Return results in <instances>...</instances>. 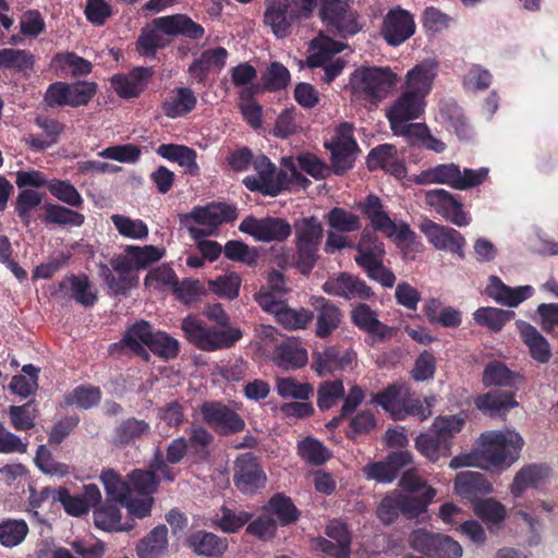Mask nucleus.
I'll return each mask as SVG.
<instances>
[{
  "label": "nucleus",
  "instance_id": "1",
  "mask_svg": "<svg viewBox=\"0 0 558 558\" xmlns=\"http://www.w3.org/2000/svg\"><path fill=\"white\" fill-rule=\"evenodd\" d=\"M437 75V64L425 60L405 74L400 95L387 109L386 117L396 135H411L415 124L409 121L418 119L425 111L426 97L433 88Z\"/></svg>",
  "mask_w": 558,
  "mask_h": 558
},
{
  "label": "nucleus",
  "instance_id": "2",
  "mask_svg": "<svg viewBox=\"0 0 558 558\" xmlns=\"http://www.w3.org/2000/svg\"><path fill=\"white\" fill-rule=\"evenodd\" d=\"M205 28L186 14H172L154 19L141 29L135 41L136 52L144 58L155 59L159 49L171 44L168 37L183 36L191 40H199Z\"/></svg>",
  "mask_w": 558,
  "mask_h": 558
},
{
  "label": "nucleus",
  "instance_id": "3",
  "mask_svg": "<svg viewBox=\"0 0 558 558\" xmlns=\"http://www.w3.org/2000/svg\"><path fill=\"white\" fill-rule=\"evenodd\" d=\"M303 12L313 15L318 7V16L326 28L335 36L349 38L359 34L364 22L353 8L354 0H293Z\"/></svg>",
  "mask_w": 558,
  "mask_h": 558
},
{
  "label": "nucleus",
  "instance_id": "4",
  "mask_svg": "<svg viewBox=\"0 0 558 558\" xmlns=\"http://www.w3.org/2000/svg\"><path fill=\"white\" fill-rule=\"evenodd\" d=\"M398 75L389 66H360L349 80L352 98L377 106L391 93Z\"/></svg>",
  "mask_w": 558,
  "mask_h": 558
},
{
  "label": "nucleus",
  "instance_id": "5",
  "mask_svg": "<svg viewBox=\"0 0 558 558\" xmlns=\"http://www.w3.org/2000/svg\"><path fill=\"white\" fill-rule=\"evenodd\" d=\"M489 169L464 168L454 162L439 163L421 171L413 178V182L420 185L445 184L451 189L466 191L483 184L488 178Z\"/></svg>",
  "mask_w": 558,
  "mask_h": 558
},
{
  "label": "nucleus",
  "instance_id": "6",
  "mask_svg": "<svg viewBox=\"0 0 558 558\" xmlns=\"http://www.w3.org/2000/svg\"><path fill=\"white\" fill-rule=\"evenodd\" d=\"M464 420L457 415L438 416L429 433L420 434L415 438L416 449L430 462L451 453L452 439L464 426Z\"/></svg>",
  "mask_w": 558,
  "mask_h": 558
},
{
  "label": "nucleus",
  "instance_id": "7",
  "mask_svg": "<svg viewBox=\"0 0 558 558\" xmlns=\"http://www.w3.org/2000/svg\"><path fill=\"white\" fill-rule=\"evenodd\" d=\"M436 496V490L427 487L420 496H409L393 492L383 497L376 507V518L386 526L393 524L402 513L408 520L418 518L427 511L428 505Z\"/></svg>",
  "mask_w": 558,
  "mask_h": 558
},
{
  "label": "nucleus",
  "instance_id": "8",
  "mask_svg": "<svg viewBox=\"0 0 558 558\" xmlns=\"http://www.w3.org/2000/svg\"><path fill=\"white\" fill-rule=\"evenodd\" d=\"M187 341L203 351H216L233 347L241 338L239 328L228 327L223 330L209 328L197 316L189 315L181 324Z\"/></svg>",
  "mask_w": 558,
  "mask_h": 558
},
{
  "label": "nucleus",
  "instance_id": "9",
  "mask_svg": "<svg viewBox=\"0 0 558 558\" xmlns=\"http://www.w3.org/2000/svg\"><path fill=\"white\" fill-rule=\"evenodd\" d=\"M522 446V437L511 430L487 432L482 435V456L493 466L514 462Z\"/></svg>",
  "mask_w": 558,
  "mask_h": 558
},
{
  "label": "nucleus",
  "instance_id": "10",
  "mask_svg": "<svg viewBox=\"0 0 558 558\" xmlns=\"http://www.w3.org/2000/svg\"><path fill=\"white\" fill-rule=\"evenodd\" d=\"M253 168L257 175H247L242 181L248 191L275 197L288 187V173L278 169L265 155L255 157Z\"/></svg>",
  "mask_w": 558,
  "mask_h": 558
},
{
  "label": "nucleus",
  "instance_id": "11",
  "mask_svg": "<svg viewBox=\"0 0 558 558\" xmlns=\"http://www.w3.org/2000/svg\"><path fill=\"white\" fill-rule=\"evenodd\" d=\"M265 7L264 23L278 39L290 36L295 23L312 17L293 0H265Z\"/></svg>",
  "mask_w": 558,
  "mask_h": 558
},
{
  "label": "nucleus",
  "instance_id": "12",
  "mask_svg": "<svg viewBox=\"0 0 558 558\" xmlns=\"http://www.w3.org/2000/svg\"><path fill=\"white\" fill-rule=\"evenodd\" d=\"M232 471L233 485L242 495L252 497L266 488L267 474L253 452L239 454Z\"/></svg>",
  "mask_w": 558,
  "mask_h": 558
},
{
  "label": "nucleus",
  "instance_id": "13",
  "mask_svg": "<svg viewBox=\"0 0 558 558\" xmlns=\"http://www.w3.org/2000/svg\"><path fill=\"white\" fill-rule=\"evenodd\" d=\"M203 421L219 436L229 437L243 432L244 418L221 401H205L199 407Z\"/></svg>",
  "mask_w": 558,
  "mask_h": 558
},
{
  "label": "nucleus",
  "instance_id": "14",
  "mask_svg": "<svg viewBox=\"0 0 558 558\" xmlns=\"http://www.w3.org/2000/svg\"><path fill=\"white\" fill-rule=\"evenodd\" d=\"M239 230L265 243L284 242L292 234V227L288 220L271 216L265 218L247 216L241 221Z\"/></svg>",
  "mask_w": 558,
  "mask_h": 558
},
{
  "label": "nucleus",
  "instance_id": "15",
  "mask_svg": "<svg viewBox=\"0 0 558 558\" xmlns=\"http://www.w3.org/2000/svg\"><path fill=\"white\" fill-rule=\"evenodd\" d=\"M425 203L454 226L466 227L472 221L471 214L463 209L461 199L445 189L427 191Z\"/></svg>",
  "mask_w": 558,
  "mask_h": 558
},
{
  "label": "nucleus",
  "instance_id": "16",
  "mask_svg": "<svg viewBox=\"0 0 558 558\" xmlns=\"http://www.w3.org/2000/svg\"><path fill=\"white\" fill-rule=\"evenodd\" d=\"M416 29L413 15L400 8L390 9L383 19L379 34L387 45L398 47L411 38Z\"/></svg>",
  "mask_w": 558,
  "mask_h": 558
},
{
  "label": "nucleus",
  "instance_id": "17",
  "mask_svg": "<svg viewBox=\"0 0 558 558\" xmlns=\"http://www.w3.org/2000/svg\"><path fill=\"white\" fill-rule=\"evenodd\" d=\"M312 359V367L320 377L353 369L357 363L356 352L352 348L344 349L340 345H330L322 352H313Z\"/></svg>",
  "mask_w": 558,
  "mask_h": 558
},
{
  "label": "nucleus",
  "instance_id": "18",
  "mask_svg": "<svg viewBox=\"0 0 558 558\" xmlns=\"http://www.w3.org/2000/svg\"><path fill=\"white\" fill-rule=\"evenodd\" d=\"M413 461L412 453L408 450L390 452L385 460L374 461L362 468V473L367 481L388 484L393 482L400 470L410 465Z\"/></svg>",
  "mask_w": 558,
  "mask_h": 558
},
{
  "label": "nucleus",
  "instance_id": "19",
  "mask_svg": "<svg viewBox=\"0 0 558 558\" xmlns=\"http://www.w3.org/2000/svg\"><path fill=\"white\" fill-rule=\"evenodd\" d=\"M236 218L238 213L234 206L226 203H210L206 206H195L190 213L182 215L180 221L187 226V222L192 220L197 225L217 229Z\"/></svg>",
  "mask_w": 558,
  "mask_h": 558
},
{
  "label": "nucleus",
  "instance_id": "20",
  "mask_svg": "<svg viewBox=\"0 0 558 558\" xmlns=\"http://www.w3.org/2000/svg\"><path fill=\"white\" fill-rule=\"evenodd\" d=\"M154 73L151 66H135L128 73L112 75L110 84L119 97L137 98L147 88Z\"/></svg>",
  "mask_w": 558,
  "mask_h": 558
},
{
  "label": "nucleus",
  "instance_id": "21",
  "mask_svg": "<svg viewBox=\"0 0 558 558\" xmlns=\"http://www.w3.org/2000/svg\"><path fill=\"white\" fill-rule=\"evenodd\" d=\"M323 290L329 295L345 300L360 299L367 301L374 295L372 288L363 279L348 272H340L337 277L329 278L323 284Z\"/></svg>",
  "mask_w": 558,
  "mask_h": 558
},
{
  "label": "nucleus",
  "instance_id": "22",
  "mask_svg": "<svg viewBox=\"0 0 558 558\" xmlns=\"http://www.w3.org/2000/svg\"><path fill=\"white\" fill-rule=\"evenodd\" d=\"M147 336H149V323L143 319L135 322L125 329L118 342L110 344L109 352L112 355L131 352L147 361L149 354L144 347Z\"/></svg>",
  "mask_w": 558,
  "mask_h": 558
},
{
  "label": "nucleus",
  "instance_id": "23",
  "mask_svg": "<svg viewBox=\"0 0 558 558\" xmlns=\"http://www.w3.org/2000/svg\"><path fill=\"white\" fill-rule=\"evenodd\" d=\"M311 305L316 317L315 335L325 339L339 327L342 313L336 304L324 296H313Z\"/></svg>",
  "mask_w": 558,
  "mask_h": 558
},
{
  "label": "nucleus",
  "instance_id": "24",
  "mask_svg": "<svg viewBox=\"0 0 558 558\" xmlns=\"http://www.w3.org/2000/svg\"><path fill=\"white\" fill-rule=\"evenodd\" d=\"M352 323L362 331L367 332L377 341L392 338L395 330L377 318V313L366 303H361L351 312Z\"/></svg>",
  "mask_w": 558,
  "mask_h": 558
},
{
  "label": "nucleus",
  "instance_id": "25",
  "mask_svg": "<svg viewBox=\"0 0 558 558\" xmlns=\"http://www.w3.org/2000/svg\"><path fill=\"white\" fill-rule=\"evenodd\" d=\"M485 293L498 304L517 307L532 296L533 288L531 286L511 288L504 283L499 277L490 276Z\"/></svg>",
  "mask_w": 558,
  "mask_h": 558
},
{
  "label": "nucleus",
  "instance_id": "26",
  "mask_svg": "<svg viewBox=\"0 0 558 558\" xmlns=\"http://www.w3.org/2000/svg\"><path fill=\"white\" fill-rule=\"evenodd\" d=\"M428 241L437 250L449 251L457 254L460 258H464V236L456 229L432 222L429 228L425 231Z\"/></svg>",
  "mask_w": 558,
  "mask_h": 558
},
{
  "label": "nucleus",
  "instance_id": "27",
  "mask_svg": "<svg viewBox=\"0 0 558 558\" xmlns=\"http://www.w3.org/2000/svg\"><path fill=\"white\" fill-rule=\"evenodd\" d=\"M454 490L464 499L477 501L482 496L493 492V486L484 474L473 471H464L454 478Z\"/></svg>",
  "mask_w": 558,
  "mask_h": 558
},
{
  "label": "nucleus",
  "instance_id": "28",
  "mask_svg": "<svg viewBox=\"0 0 558 558\" xmlns=\"http://www.w3.org/2000/svg\"><path fill=\"white\" fill-rule=\"evenodd\" d=\"M186 545L197 556L220 558L228 549V541L215 533L196 531L186 537Z\"/></svg>",
  "mask_w": 558,
  "mask_h": 558
},
{
  "label": "nucleus",
  "instance_id": "29",
  "mask_svg": "<svg viewBox=\"0 0 558 558\" xmlns=\"http://www.w3.org/2000/svg\"><path fill=\"white\" fill-rule=\"evenodd\" d=\"M515 326L522 342L529 348L531 357L541 364L547 363L551 357L547 339L527 322L517 320Z\"/></svg>",
  "mask_w": 558,
  "mask_h": 558
},
{
  "label": "nucleus",
  "instance_id": "30",
  "mask_svg": "<svg viewBox=\"0 0 558 558\" xmlns=\"http://www.w3.org/2000/svg\"><path fill=\"white\" fill-rule=\"evenodd\" d=\"M150 424L134 416L123 420L112 433V442L118 447H128L150 435Z\"/></svg>",
  "mask_w": 558,
  "mask_h": 558
},
{
  "label": "nucleus",
  "instance_id": "31",
  "mask_svg": "<svg viewBox=\"0 0 558 558\" xmlns=\"http://www.w3.org/2000/svg\"><path fill=\"white\" fill-rule=\"evenodd\" d=\"M523 380L524 377L520 373L509 369L505 363L498 360L487 363L482 376L485 387L498 386L519 389Z\"/></svg>",
  "mask_w": 558,
  "mask_h": 558
},
{
  "label": "nucleus",
  "instance_id": "32",
  "mask_svg": "<svg viewBox=\"0 0 558 558\" xmlns=\"http://www.w3.org/2000/svg\"><path fill=\"white\" fill-rule=\"evenodd\" d=\"M197 98L189 87H177L161 102V110L166 117L177 119L184 117L196 107Z\"/></svg>",
  "mask_w": 558,
  "mask_h": 558
},
{
  "label": "nucleus",
  "instance_id": "33",
  "mask_svg": "<svg viewBox=\"0 0 558 558\" xmlns=\"http://www.w3.org/2000/svg\"><path fill=\"white\" fill-rule=\"evenodd\" d=\"M550 469L542 464H529L522 468L514 476L510 486L511 494L520 497L527 488H538L549 477Z\"/></svg>",
  "mask_w": 558,
  "mask_h": 558
},
{
  "label": "nucleus",
  "instance_id": "34",
  "mask_svg": "<svg viewBox=\"0 0 558 558\" xmlns=\"http://www.w3.org/2000/svg\"><path fill=\"white\" fill-rule=\"evenodd\" d=\"M476 408L489 416H498L518 407L514 392L494 390L478 396L474 401Z\"/></svg>",
  "mask_w": 558,
  "mask_h": 558
},
{
  "label": "nucleus",
  "instance_id": "35",
  "mask_svg": "<svg viewBox=\"0 0 558 558\" xmlns=\"http://www.w3.org/2000/svg\"><path fill=\"white\" fill-rule=\"evenodd\" d=\"M384 256L364 254L363 256H355L354 262L366 272L371 280L380 283L384 288H392L397 278L392 270L384 265Z\"/></svg>",
  "mask_w": 558,
  "mask_h": 558
},
{
  "label": "nucleus",
  "instance_id": "36",
  "mask_svg": "<svg viewBox=\"0 0 558 558\" xmlns=\"http://www.w3.org/2000/svg\"><path fill=\"white\" fill-rule=\"evenodd\" d=\"M308 360L306 349L293 341H286L277 345L274 353L276 365L286 371H294L306 365Z\"/></svg>",
  "mask_w": 558,
  "mask_h": 558
},
{
  "label": "nucleus",
  "instance_id": "37",
  "mask_svg": "<svg viewBox=\"0 0 558 558\" xmlns=\"http://www.w3.org/2000/svg\"><path fill=\"white\" fill-rule=\"evenodd\" d=\"M168 548V527L165 524L155 526L136 545L140 558H161Z\"/></svg>",
  "mask_w": 558,
  "mask_h": 558
},
{
  "label": "nucleus",
  "instance_id": "38",
  "mask_svg": "<svg viewBox=\"0 0 558 558\" xmlns=\"http://www.w3.org/2000/svg\"><path fill=\"white\" fill-rule=\"evenodd\" d=\"M264 510L276 515L281 526L293 524L300 518V511L292 499L281 493L271 496Z\"/></svg>",
  "mask_w": 558,
  "mask_h": 558
},
{
  "label": "nucleus",
  "instance_id": "39",
  "mask_svg": "<svg viewBox=\"0 0 558 558\" xmlns=\"http://www.w3.org/2000/svg\"><path fill=\"white\" fill-rule=\"evenodd\" d=\"M119 501L107 500L102 506L94 511V523L104 531H130L132 524H121V511Z\"/></svg>",
  "mask_w": 558,
  "mask_h": 558
},
{
  "label": "nucleus",
  "instance_id": "40",
  "mask_svg": "<svg viewBox=\"0 0 558 558\" xmlns=\"http://www.w3.org/2000/svg\"><path fill=\"white\" fill-rule=\"evenodd\" d=\"M145 345L157 356L171 360L178 356L180 351L179 341L165 331H154L149 324V336Z\"/></svg>",
  "mask_w": 558,
  "mask_h": 558
},
{
  "label": "nucleus",
  "instance_id": "41",
  "mask_svg": "<svg viewBox=\"0 0 558 558\" xmlns=\"http://www.w3.org/2000/svg\"><path fill=\"white\" fill-rule=\"evenodd\" d=\"M514 316L513 311L483 306L474 312L473 319L478 326L486 327L493 332H499L506 323L513 319Z\"/></svg>",
  "mask_w": 558,
  "mask_h": 558
},
{
  "label": "nucleus",
  "instance_id": "42",
  "mask_svg": "<svg viewBox=\"0 0 558 558\" xmlns=\"http://www.w3.org/2000/svg\"><path fill=\"white\" fill-rule=\"evenodd\" d=\"M187 450L194 462H203L209 458V447L214 436L203 426H193L189 433Z\"/></svg>",
  "mask_w": 558,
  "mask_h": 558
},
{
  "label": "nucleus",
  "instance_id": "43",
  "mask_svg": "<svg viewBox=\"0 0 558 558\" xmlns=\"http://www.w3.org/2000/svg\"><path fill=\"white\" fill-rule=\"evenodd\" d=\"M51 68L70 73L72 76L87 75L92 72V63L75 52L57 53L50 63Z\"/></svg>",
  "mask_w": 558,
  "mask_h": 558
},
{
  "label": "nucleus",
  "instance_id": "44",
  "mask_svg": "<svg viewBox=\"0 0 558 558\" xmlns=\"http://www.w3.org/2000/svg\"><path fill=\"white\" fill-rule=\"evenodd\" d=\"M295 244H322L324 229L315 217H303L294 222Z\"/></svg>",
  "mask_w": 558,
  "mask_h": 558
},
{
  "label": "nucleus",
  "instance_id": "45",
  "mask_svg": "<svg viewBox=\"0 0 558 558\" xmlns=\"http://www.w3.org/2000/svg\"><path fill=\"white\" fill-rule=\"evenodd\" d=\"M2 69L13 70L19 73L33 71L35 57L29 50L3 48L0 50Z\"/></svg>",
  "mask_w": 558,
  "mask_h": 558
},
{
  "label": "nucleus",
  "instance_id": "46",
  "mask_svg": "<svg viewBox=\"0 0 558 558\" xmlns=\"http://www.w3.org/2000/svg\"><path fill=\"white\" fill-rule=\"evenodd\" d=\"M28 531L23 519H3L0 521V544L7 548L15 547L26 538Z\"/></svg>",
  "mask_w": 558,
  "mask_h": 558
},
{
  "label": "nucleus",
  "instance_id": "47",
  "mask_svg": "<svg viewBox=\"0 0 558 558\" xmlns=\"http://www.w3.org/2000/svg\"><path fill=\"white\" fill-rule=\"evenodd\" d=\"M377 427V420L371 410H362L350 415V421L344 430L345 437L350 440H356L362 436H367Z\"/></svg>",
  "mask_w": 558,
  "mask_h": 558
},
{
  "label": "nucleus",
  "instance_id": "48",
  "mask_svg": "<svg viewBox=\"0 0 558 558\" xmlns=\"http://www.w3.org/2000/svg\"><path fill=\"white\" fill-rule=\"evenodd\" d=\"M44 208L43 220L48 225L81 227L85 221L84 215L61 205L46 204Z\"/></svg>",
  "mask_w": 558,
  "mask_h": 558
},
{
  "label": "nucleus",
  "instance_id": "49",
  "mask_svg": "<svg viewBox=\"0 0 558 558\" xmlns=\"http://www.w3.org/2000/svg\"><path fill=\"white\" fill-rule=\"evenodd\" d=\"M71 282V300L84 307H93L98 301L97 293L93 291V284L87 275L69 274Z\"/></svg>",
  "mask_w": 558,
  "mask_h": 558
},
{
  "label": "nucleus",
  "instance_id": "50",
  "mask_svg": "<svg viewBox=\"0 0 558 558\" xmlns=\"http://www.w3.org/2000/svg\"><path fill=\"white\" fill-rule=\"evenodd\" d=\"M99 275L113 295H126L128 292L137 287V276L131 274H118L114 276L107 265H100Z\"/></svg>",
  "mask_w": 558,
  "mask_h": 558
},
{
  "label": "nucleus",
  "instance_id": "51",
  "mask_svg": "<svg viewBox=\"0 0 558 558\" xmlns=\"http://www.w3.org/2000/svg\"><path fill=\"white\" fill-rule=\"evenodd\" d=\"M8 414L12 427L15 430L24 432L35 426L38 410L36 409L35 400L32 399L23 405H10Z\"/></svg>",
  "mask_w": 558,
  "mask_h": 558
},
{
  "label": "nucleus",
  "instance_id": "52",
  "mask_svg": "<svg viewBox=\"0 0 558 558\" xmlns=\"http://www.w3.org/2000/svg\"><path fill=\"white\" fill-rule=\"evenodd\" d=\"M259 90L258 86L244 87L240 90V108L245 121L253 128L258 129L262 125V106L254 97Z\"/></svg>",
  "mask_w": 558,
  "mask_h": 558
},
{
  "label": "nucleus",
  "instance_id": "53",
  "mask_svg": "<svg viewBox=\"0 0 558 558\" xmlns=\"http://www.w3.org/2000/svg\"><path fill=\"white\" fill-rule=\"evenodd\" d=\"M100 400V388L92 385L76 386L71 392L64 396V403L66 405H75L84 410L97 405Z\"/></svg>",
  "mask_w": 558,
  "mask_h": 558
},
{
  "label": "nucleus",
  "instance_id": "54",
  "mask_svg": "<svg viewBox=\"0 0 558 558\" xmlns=\"http://www.w3.org/2000/svg\"><path fill=\"white\" fill-rule=\"evenodd\" d=\"M402 387L396 384L389 385L384 390L372 396V403L380 405L386 412H389L395 420H403L404 414L399 410L401 402Z\"/></svg>",
  "mask_w": 558,
  "mask_h": 558
},
{
  "label": "nucleus",
  "instance_id": "55",
  "mask_svg": "<svg viewBox=\"0 0 558 558\" xmlns=\"http://www.w3.org/2000/svg\"><path fill=\"white\" fill-rule=\"evenodd\" d=\"M298 454L311 465H323L330 453L322 441L314 437H306L298 444Z\"/></svg>",
  "mask_w": 558,
  "mask_h": 558
},
{
  "label": "nucleus",
  "instance_id": "56",
  "mask_svg": "<svg viewBox=\"0 0 558 558\" xmlns=\"http://www.w3.org/2000/svg\"><path fill=\"white\" fill-rule=\"evenodd\" d=\"M344 398V386L341 379L325 380L317 389V407L326 411Z\"/></svg>",
  "mask_w": 558,
  "mask_h": 558
},
{
  "label": "nucleus",
  "instance_id": "57",
  "mask_svg": "<svg viewBox=\"0 0 558 558\" xmlns=\"http://www.w3.org/2000/svg\"><path fill=\"white\" fill-rule=\"evenodd\" d=\"M277 393L283 398L305 401L313 395L314 388L308 383H299L293 377H282L276 380Z\"/></svg>",
  "mask_w": 558,
  "mask_h": 558
},
{
  "label": "nucleus",
  "instance_id": "58",
  "mask_svg": "<svg viewBox=\"0 0 558 558\" xmlns=\"http://www.w3.org/2000/svg\"><path fill=\"white\" fill-rule=\"evenodd\" d=\"M130 490L142 496H151L158 490L159 477L154 475L151 470L135 469L128 475Z\"/></svg>",
  "mask_w": 558,
  "mask_h": 558
},
{
  "label": "nucleus",
  "instance_id": "59",
  "mask_svg": "<svg viewBox=\"0 0 558 558\" xmlns=\"http://www.w3.org/2000/svg\"><path fill=\"white\" fill-rule=\"evenodd\" d=\"M100 480L104 484L108 500L124 502L130 496V484L113 470H106L101 473Z\"/></svg>",
  "mask_w": 558,
  "mask_h": 558
},
{
  "label": "nucleus",
  "instance_id": "60",
  "mask_svg": "<svg viewBox=\"0 0 558 558\" xmlns=\"http://www.w3.org/2000/svg\"><path fill=\"white\" fill-rule=\"evenodd\" d=\"M47 189L52 196L69 206L81 208L83 198L77 189L68 180L53 179L47 184Z\"/></svg>",
  "mask_w": 558,
  "mask_h": 558
},
{
  "label": "nucleus",
  "instance_id": "61",
  "mask_svg": "<svg viewBox=\"0 0 558 558\" xmlns=\"http://www.w3.org/2000/svg\"><path fill=\"white\" fill-rule=\"evenodd\" d=\"M324 147L326 149L360 151L359 145L354 138L353 124L349 122H341L335 129L332 137L324 143Z\"/></svg>",
  "mask_w": 558,
  "mask_h": 558
},
{
  "label": "nucleus",
  "instance_id": "62",
  "mask_svg": "<svg viewBox=\"0 0 558 558\" xmlns=\"http://www.w3.org/2000/svg\"><path fill=\"white\" fill-rule=\"evenodd\" d=\"M327 223L343 233L359 231L362 228L360 218L341 207H333L326 216Z\"/></svg>",
  "mask_w": 558,
  "mask_h": 558
},
{
  "label": "nucleus",
  "instance_id": "63",
  "mask_svg": "<svg viewBox=\"0 0 558 558\" xmlns=\"http://www.w3.org/2000/svg\"><path fill=\"white\" fill-rule=\"evenodd\" d=\"M314 313L306 308L294 310L287 305L277 313V322L287 329H304L313 320Z\"/></svg>",
  "mask_w": 558,
  "mask_h": 558
},
{
  "label": "nucleus",
  "instance_id": "64",
  "mask_svg": "<svg viewBox=\"0 0 558 558\" xmlns=\"http://www.w3.org/2000/svg\"><path fill=\"white\" fill-rule=\"evenodd\" d=\"M290 82L289 70L280 62H271L262 75V83L266 90L277 92L288 86Z\"/></svg>",
  "mask_w": 558,
  "mask_h": 558
}]
</instances>
